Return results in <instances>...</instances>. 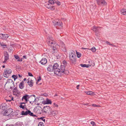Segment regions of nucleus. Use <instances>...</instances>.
Returning <instances> with one entry per match:
<instances>
[{
    "label": "nucleus",
    "instance_id": "30",
    "mask_svg": "<svg viewBox=\"0 0 126 126\" xmlns=\"http://www.w3.org/2000/svg\"><path fill=\"white\" fill-rule=\"evenodd\" d=\"M26 105H22L20 104V105L19 106L20 108L23 110H25V109H26V108H27L26 107Z\"/></svg>",
    "mask_w": 126,
    "mask_h": 126
},
{
    "label": "nucleus",
    "instance_id": "15",
    "mask_svg": "<svg viewBox=\"0 0 126 126\" xmlns=\"http://www.w3.org/2000/svg\"><path fill=\"white\" fill-rule=\"evenodd\" d=\"M42 65L45 64L47 62V60L46 58H43L39 62Z\"/></svg>",
    "mask_w": 126,
    "mask_h": 126
},
{
    "label": "nucleus",
    "instance_id": "9",
    "mask_svg": "<svg viewBox=\"0 0 126 126\" xmlns=\"http://www.w3.org/2000/svg\"><path fill=\"white\" fill-rule=\"evenodd\" d=\"M7 108V105L5 103H2L0 105V109H1V112H4L6 110Z\"/></svg>",
    "mask_w": 126,
    "mask_h": 126
},
{
    "label": "nucleus",
    "instance_id": "8",
    "mask_svg": "<svg viewBox=\"0 0 126 126\" xmlns=\"http://www.w3.org/2000/svg\"><path fill=\"white\" fill-rule=\"evenodd\" d=\"M35 96L34 94L29 95L26 94H25L22 97L21 100L23 101V100L28 99L29 98H31L32 96L34 97Z\"/></svg>",
    "mask_w": 126,
    "mask_h": 126
},
{
    "label": "nucleus",
    "instance_id": "38",
    "mask_svg": "<svg viewBox=\"0 0 126 126\" xmlns=\"http://www.w3.org/2000/svg\"><path fill=\"white\" fill-rule=\"evenodd\" d=\"M45 117H41L40 118H38L37 119H41L44 122H45V119H44Z\"/></svg>",
    "mask_w": 126,
    "mask_h": 126
},
{
    "label": "nucleus",
    "instance_id": "13",
    "mask_svg": "<svg viewBox=\"0 0 126 126\" xmlns=\"http://www.w3.org/2000/svg\"><path fill=\"white\" fill-rule=\"evenodd\" d=\"M0 34L1 35H0V39H6L9 37V36H8V35L7 34L0 33Z\"/></svg>",
    "mask_w": 126,
    "mask_h": 126
},
{
    "label": "nucleus",
    "instance_id": "57",
    "mask_svg": "<svg viewBox=\"0 0 126 126\" xmlns=\"http://www.w3.org/2000/svg\"><path fill=\"white\" fill-rule=\"evenodd\" d=\"M1 28L3 30H5L6 29L5 26H2V27Z\"/></svg>",
    "mask_w": 126,
    "mask_h": 126
},
{
    "label": "nucleus",
    "instance_id": "58",
    "mask_svg": "<svg viewBox=\"0 0 126 126\" xmlns=\"http://www.w3.org/2000/svg\"><path fill=\"white\" fill-rule=\"evenodd\" d=\"M23 59L22 58H21L20 59H19L18 60H17V61L18 62H22V59Z\"/></svg>",
    "mask_w": 126,
    "mask_h": 126
},
{
    "label": "nucleus",
    "instance_id": "10",
    "mask_svg": "<svg viewBox=\"0 0 126 126\" xmlns=\"http://www.w3.org/2000/svg\"><path fill=\"white\" fill-rule=\"evenodd\" d=\"M58 113V112L57 110H53L52 109H51L50 112L48 114L49 116H54L57 115Z\"/></svg>",
    "mask_w": 126,
    "mask_h": 126
},
{
    "label": "nucleus",
    "instance_id": "6",
    "mask_svg": "<svg viewBox=\"0 0 126 126\" xmlns=\"http://www.w3.org/2000/svg\"><path fill=\"white\" fill-rule=\"evenodd\" d=\"M26 111H24L23 110L22 111L21 114L24 116L29 115L30 116L32 112L30 110H28L27 108H26Z\"/></svg>",
    "mask_w": 126,
    "mask_h": 126
},
{
    "label": "nucleus",
    "instance_id": "16",
    "mask_svg": "<svg viewBox=\"0 0 126 126\" xmlns=\"http://www.w3.org/2000/svg\"><path fill=\"white\" fill-rule=\"evenodd\" d=\"M52 65H49L47 68V71L48 72H51L54 71L53 69Z\"/></svg>",
    "mask_w": 126,
    "mask_h": 126
},
{
    "label": "nucleus",
    "instance_id": "49",
    "mask_svg": "<svg viewBox=\"0 0 126 126\" xmlns=\"http://www.w3.org/2000/svg\"><path fill=\"white\" fill-rule=\"evenodd\" d=\"M30 116L33 117H37L36 115L34 114L32 112V113Z\"/></svg>",
    "mask_w": 126,
    "mask_h": 126
},
{
    "label": "nucleus",
    "instance_id": "59",
    "mask_svg": "<svg viewBox=\"0 0 126 126\" xmlns=\"http://www.w3.org/2000/svg\"><path fill=\"white\" fill-rule=\"evenodd\" d=\"M89 103H86V104L84 103H82V105H86V106H88L89 105Z\"/></svg>",
    "mask_w": 126,
    "mask_h": 126
},
{
    "label": "nucleus",
    "instance_id": "53",
    "mask_svg": "<svg viewBox=\"0 0 126 126\" xmlns=\"http://www.w3.org/2000/svg\"><path fill=\"white\" fill-rule=\"evenodd\" d=\"M91 124L93 125V126L95 125V123L94 121H91Z\"/></svg>",
    "mask_w": 126,
    "mask_h": 126
},
{
    "label": "nucleus",
    "instance_id": "28",
    "mask_svg": "<svg viewBox=\"0 0 126 126\" xmlns=\"http://www.w3.org/2000/svg\"><path fill=\"white\" fill-rule=\"evenodd\" d=\"M16 126H22L23 125V123L21 122H18L16 123Z\"/></svg>",
    "mask_w": 126,
    "mask_h": 126
},
{
    "label": "nucleus",
    "instance_id": "5",
    "mask_svg": "<svg viewBox=\"0 0 126 126\" xmlns=\"http://www.w3.org/2000/svg\"><path fill=\"white\" fill-rule=\"evenodd\" d=\"M12 72V71L10 69H6L5 70H4V72L3 73V76L4 77L6 78H8Z\"/></svg>",
    "mask_w": 126,
    "mask_h": 126
},
{
    "label": "nucleus",
    "instance_id": "36",
    "mask_svg": "<svg viewBox=\"0 0 126 126\" xmlns=\"http://www.w3.org/2000/svg\"><path fill=\"white\" fill-rule=\"evenodd\" d=\"M69 73V71L68 70H65V71H64V72H62L63 74H64L66 75H68Z\"/></svg>",
    "mask_w": 126,
    "mask_h": 126
},
{
    "label": "nucleus",
    "instance_id": "4",
    "mask_svg": "<svg viewBox=\"0 0 126 126\" xmlns=\"http://www.w3.org/2000/svg\"><path fill=\"white\" fill-rule=\"evenodd\" d=\"M51 109L52 108L49 106H44L42 109V113H49V112L50 111Z\"/></svg>",
    "mask_w": 126,
    "mask_h": 126
},
{
    "label": "nucleus",
    "instance_id": "56",
    "mask_svg": "<svg viewBox=\"0 0 126 126\" xmlns=\"http://www.w3.org/2000/svg\"><path fill=\"white\" fill-rule=\"evenodd\" d=\"M90 91H86L85 92V93L88 95H89L90 94Z\"/></svg>",
    "mask_w": 126,
    "mask_h": 126
},
{
    "label": "nucleus",
    "instance_id": "35",
    "mask_svg": "<svg viewBox=\"0 0 126 126\" xmlns=\"http://www.w3.org/2000/svg\"><path fill=\"white\" fill-rule=\"evenodd\" d=\"M76 52L77 57L78 58H79L81 57V54L80 53L77 52V51H76Z\"/></svg>",
    "mask_w": 126,
    "mask_h": 126
},
{
    "label": "nucleus",
    "instance_id": "7",
    "mask_svg": "<svg viewBox=\"0 0 126 126\" xmlns=\"http://www.w3.org/2000/svg\"><path fill=\"white\" fill-rule=\"evenodd\" d=\"M98 5H106L107 3L105 0H95Z\"/></svg>",
    "mask_w": 126,
    "mask_h": 126
},
{
    "label": "nucleus",
    "instance_id": "31",
    "mask_svg": "<svg viewBox=\"0 0 126 126\" xmlns=\"http://www.w3.org/2000/svg\"><path fill=\"white\" fill-rule=\"evenodd\" d=\"M32 98L33 99V100H31V101H29V102L30 104H32L35 101L36 98L35 96L33 97H32Z\"/></svg>",
    "mask_w": 126,
    "mask_h": 126
},
{
    "label": "nucleus",
    "instance_id": "34",
    "mask_svg": "<svg viewBox=\"0 0 126 126\" xmlns=\"http://www.w3.org/2000/svg\"><path fill=\"white\" fill-rule=\"evenodd\" d=\"M62 63L63 64V65L65 67H66L67 66V63L66 60H63V61Z\"/></svg>",
    "mask_w": 126,
    "mask_h": 126
},
{
    "label": "nucleus",
    "instance_id": "44",
    "mask_svg": "<svg viewBox=\"0 0 126 126\" xmlns=\"http://www.w3.org/2000/svg\"><path fill=\"white\" fill-rule=\"evenodd\" d=\"M42 99L43 100L42 102V103L43 104H47V102H46V101H45L44 99L43 98Z\"/></svg>",
    "mask_w": 126,
    "mask_h": 126
},
{
    "label": "nucleus",
    "instance_id": "33",
    "mask_svg": "<svg viewBox=\"0 0 126 126\" xmlns=\"http://www.w3.org/2000/svg\"><path fill=\"white\" fill-rule=\"evenodd\" d=\"M12 77L14 79V80H15L17 79L18 76L16 75H13L12 76Z\"/></svg>",
    "mask_w": 126,
    "mask_h": 126
},
{
    "label": "nucleus",
    "instance_id": "62",
    "mask_svg": "<svg viewBox=\"0 0 126 126\" xmlns=\"http://www.w3.org/2000/svg\"><path fill=\"white\" fill-rule=\"evenodd\" d=\"M7 60V59H4V61L2 62V63H6V61L7 60Z\"/></svg>",
    "mask_w": 126,
    "mask_h": 126
},
{
    "label": "nucleus",
    "instance_id": "12",
    "mask_svg": "<svg viewBox=\"0 0 126 126\" xmlns=\"http://www.w3.org/2000/svg\"><path fill=\"white\" fill-rule=\"evenodd\" d=\"M76 58L75 53L73 50L69 53V58Z\"/></svg>",
    "mask_w": 126,
    "mask_h": 126
},
{
    "label": "nucleus",
    "instance_id": "22",
    "mask_svg": "<svg viewBox=\"0 0 126 126\" xmlns=\"http://www.w3.org/2000/svg\"><path fill=\"white\" fill-rule=\"evenodd\" d=\"M54 25L55 26H61V27H62V25H63V23L62 22H55L54 23Z\"/></svg>",
    "mask_w": 126,
    "mask_h": 126
},
{
    "label": "nucleus",
    "instance_id": "47",
    "mask_svg": "<svg viewBox=\"0 0 126 126\" xmlns=\"http://www.w3.org/2000/svg\"><path fill=\"white\" fill-rule=\"evenodd\" d=\"M33 82H32V83H29V84H28V85L30 87H32L33 85Z\"/></svg>",
    "mask_w": 126,
    "mask_h": 126
},
{
    "label": "nucleus",
    "instance_id": "3",
    "mask_svg": "<svg viewBox=\"0 0 126 126\" xmlns=\"http://www.w3.org/2000/svg\"><path fill=\"white\" fill-rule=\"evenodd\" d=\"M42 108L40 106H37L35 107L33 109V111L37 114H41L42 112Z\"/></svg>",
    "mask_w": 126,
    "mask_h": 126
},
{
    "label": "nucleus",
    "instance_id": "61",
    "mask_svg": "<svg viewBox=\"0 0 126 126\" xmlns=\"http://www.w3.org/2000/svg\"><path fill=\"white\" fill-rule=\"evenodd\" d=\"M25 100V103H27L28 102V101H29V99H26L24 100Z\"/></svg>",
    "mask_w": 126,
    "mask_h": 126
},
{
    "label": "nucleus",
    "instance_id": "19",
    "mask_svg": "<svg viewBox=\"0 0 126 126\" xmlns=\"http://www.w3.org/2000/svg\"><path fill=\"white\" fill-rule=\"evenodd\" d=\"M18 114H17V113L13 112L12 113L11 115H9V116H10V117L9 118L15 119V117H14V116H16Z\"/></svg>",
    "mask_w": 126,
    "mask_h": 126
},
{
    "label": "nucleus",
    "instance_id": "20",
    "mask_svg": "<svg viewBox=\"0 0 126 126\" xmlns=\"http://www.w3.org/2000/svg\"><path fill=\"white\" fill-rule=\"evenodd\" d=\"M24 82L23 81H21L19 85V87L21 89H23L24 87Z\"/></svg>",
    "mask_w": 126,
    "mask_h": 126
},
{
    "label": "nucleus",
    "instance_id": "39",
    "mask_svg": "<svg viewBox=\"0 0 126 126\" xmlns=\"http://www.w3.org/2000/svg\"><path fill=\"white\" fill-rule=\"evenodd\" d=\"M48 3L51 4H54V1L53 0H49L48 1Z\"/></svg>",
    "mask_w": 126,
    "mask_h": 126
},
{
    "label": "nucleus",
    "instance_id": "51",
    "mask_svg": "<svg viewBox=\"0 0 126 126\" xmlns=\"http://www.w3.org/2000/svg\"><path fill=\"white\" fill-rule=\"evenodd\" d=\"M41 95L42 96H47V94L46 93H44L43 94H41Z\"/></svg>",
    "mask_w": 126,
    "mask_h": 126
},
{
    "label": "nucleus",
    "instance_id": "40",
    "mask_svg": "<svg viewBox=\"0 0 126 126\" xmlns=\"http://www.w3.org/2000/svg\"><path fill=\"white\" fill-rule=\"evenodd\" d=\"M14 57L17 60L20 59L18 55H14Z\"/></svg>",
    "mask_w": 126,
    "mask_h": 126
},
{
    "label": "nucleus",
    "instance_id": "52",
    "mask_svg": "<svg viewBox=\"0 0 126 126\" xmlns=\"http://www.w3.org/2000/svg\"><path fill=\"white\" fill-rule=\"evenodd\" d=\"M49 43V44H54L55 42H54L53 41H48Z\"/></svg>",
    "mask_w": 126,
    "mask_h": 126
},
{
    "label": "nucleus",
    "instance_id": "25",
    "mask_svg": "<svg viewBox=\"0 0 126 126\" xmlns=\"http://www.w3.org/2000/svg\"><path fill=\"white\" fill-rule=\"evenodd\" d=\"M13 93H16L17 94L19 93L20 92L19 91L16 87H15L13 90Z\"/></svg>",
    "mask_w": 126,
    "mask_h": 126
},
{
    "label": "nucleus",
    "instance_id": "43",
    "mask_svg": "<svg viewBox=\"0 0 126 126\" xmlns=\"http://www.w3.org/2000/svg\"><path fill=\"white\" fill-rule=\"evenodd\" d=\"M56 4L58 6H60L61 4V2L59 1L58 0H57L56 2Z\"/></svg>",
    "mask_w": 126,
    "mask_h": 126
},
{
    "label": "nucleus",
    "instance_id": "1",
    "mask_svg": "<svg viewBox=\"0 0 126 126\" xmlns=\"http://www.w3.org/2000/svg\"><path fill=\"white\" fill-rule=\"evenodd\" d=\"M65 67L63 65H61L60 69L58 68L57 70H54V73L59 76H61L63 75L62 72H64L65 70Z\"/></svg>",
    "mask_w": 126,
    "mask_h": 126
},
{
    "label": "nucleus",
    "instance_id": "45",
    "mask_svg": "<svg viewBox=\"0 0 126 126\" xmlns=\"http://www.w3.org/2000/svg\"><path fill=\"white\" fill-rule=\"evenodd\" d=\"M39 125H40L41 126H44L43 123L42 122H39L38 125V126H39Z\"/></svg>",
    "mask_w": 126,
    "mask_h": 126
},
{
    "label": "nucleus",
    "instance_id": "60",
    "mask_svg": "<svg viewBox=\"0 0 126 126\" xmlns=\"http://www.w3.org/2000/svg\"><path fill=\"white\" fill-rule=\"evenodd\" d=\"M25 102H21L19 104L23 105V104H24V105H25Z\"/></svg>",
    "mask_w": 126,
    "mask_h": 126
},
{
    "label": "nucleus",
    "instance_id": "64",
    "mask_svg": "<svg viewBox=\"0 0 126 126\" xmlns=\"http://www.w3.org/2000/svg\"><path fill=\"white\" fill-rule=\"evenodd\" d=\"M47 7L49 9V8H48V7H51V6H50V5H49V4H48L47 5Z\"/></svg>",
    "mask_w": 126,
    "mask_h": 126
},
{
    "label": "nucleus",
    "instance_id": "29",
    "mask_svg": "<svg viewBox=\"0 0 126 126\" xmlns=\"http://www.w3.org/2000/svg\"><path fill=\"white\" fill-rule=\"evenodd\" d=\"M121 14L123 15H126V10L123 9L121 10Z\"/></svg>",
    "mask_w": 126,
    "mask_h": 126
},
{
    "label": "nucleus",
    "instance_id": "42",
    "mask_svg": "<svg viewBox=\"0 0 126 126\" xmlns=\"http://www.w3.org/2000/svg\"><path fill=\"white\" fill-rule=\"evenodd\" d=\"M53 106L54 108H57L58 107V105L55 103L53 104Z\"/></svg>",
    "mask_w": 126,
    "mask_h": 126
},
{
    "label": "nucleus",
    "instance_id": "26",
    "mask_svg": "<svg viewBox=\"0 0 126 126\" xmlns=\"http://www.w3.org/2000/svg\"><path fill=\"white\" fill-rule=\"evenodd\" d=\"M62 43L63 44V46L61 48L62 50L64 52H66L67 51L65 47V45L64 44V43L62 42Z\"/></svg>",
    "mask_w": 126,
    "mask_h": 126
},
{
    "label": "nucleus",
    "instance_id": "14",
    "mask_svg": "<svg viewBox=\"0 0 126 126\" xmlns=\"http://www.w3.org/2000/svg\"><path fill=\"white\" fill-rule=\"evenodd\" d=\"M0 46L1 47V49H5L7 48V45L5 43L0 42Z\"/></svg>",
    "mask_w": 126,
    "mask_h": 126
},
{
    "label": "nucleus",
    "instance_id": "37",
    "mask_svg": "<svg viewBox=\"0 0 126 126\" xmlns=\"http://www.w3.org/2000/svg\"><path fill=\"white\" fill-rule=\"evenodd\" d=\"M90 65H91V66H94L95 64L94 63V61H91V64Z\"/></svg>",
    "mask_w": 126,
    "mask_h": 126
},
{
    "label": "nucleus",
    "instance_id": "2",
    "mask_svg": "<svg viewBox=\"0 0 126 126\" xmlns=\"http://www.w3.org/2000/svg\"><path fill=\"white\" fill-rule=\"evenodd\" d=\"M13 112V109L11 108H9L7 109L4 111V112H0V114L3 116H8V117L10 118L11 114Z\"/></svg>",
    "mask_w": 126,
    "mask_h": 126
},
{
    "label": "nucleus",
    "instance_id": "11",
    "mask_svg": "<svg viewBox=\"0 0 126 126\" xmlns=\"http://www.w3.org/2000/svg\"><path fill=\"white\" fill-rule=\"evenodd\" d=\"M99 27H96L95 26H93L91 28V30L95 32L96 33H98L100 31Z\"/></svg>",
    "mask_w": 126,
    "mask_h": 126
},
{
    "label": "nucleus",
    "instance_id": "21",
    "mask_svg": "<svg viewBox=\"0 0 126 126\" xmlns=\"http://www.w3.org/2000/svg\"><path fill=\"white\" fill-rule=\"evenodd\" d=\"M58 46V45H55L54 46H53V53H54L55 52H56L57 51V47Z\"/></svg>",
    "mask_w": 126,
    "mask_h": 126
},
{
    "label": "nucleus",
    "instance_id": "32",
    "mask_svg": "<svg viewBox=\"0 0 126 126\" xmlns=\"http://www.w3.org/2000/svg\"><path fill=\"white\" fill-rule=\"evenodd\" d=\"M46 101L47 104H51L52 102L48 98H47L46 99Z\"/></svg>",
    "mask_w": 126,
    "mask_h": 126
},
{
    "label": "nucleus",
    "instance_id": "55",
    "mask_svg": "<svg viewBox=\"0 0 126 126\" xmlns=\"http://www.w3.org/2000/svg\"><path fill=\"white\" fill-rule=\"evenodd\" d=\"M99 106V105H96L95 104H92V106L94 107H97Z\"/></svg>",
    "mask_w": 126,
    "mask_h": 126
},
{
    "label": "nucleus",
    "instance_id": "41",
    "mask_svg": "<svg viewBox=\"0 0 126 126\" xmlns=\"http://www.w3.org/2000/svg\"><path fill=\"white\" fill-rule=\"evenodd\" d=\"M92 51L93 52H95L96 51L95 48L94 47H93L92 48Z\"/></svg>",
    "mask_w": 126,
    "mask_h": 126
},
{
    "label": "nucleus",
    "instance_id": "63",
    "mask_svg": "<svg viewBox=\"0 0 126 126\" xmlns=\"http://www.w3.org/2000/svg\"><path fill=\"white\" fill-rule=\"evenodd\" d=\"M80 86V85H78L77 86H76V88H77V89H79V87Z\"/></svg>",
    "mask_w": 126,
    "mask_h": 126
},
{
    "label": "nucleus",
    "instance_id": "54",
    "mask_svg": "<svg viewBox=\"0 0 126 126\" xmlns=\"http://www.w3.org/2000/svg\"><path fill=\"white\" fill-rule=\"evenodd\" d=\"M28 76H31V77H33V76L32 75V73H31L30 72H29L28 73Z\"/></svg>",
    "mask_w": 126,
    "mask_h": 126
},
{
    "label": "nucleus",
    "instance_id": "23",
    "mask_svg": "<svg viewBox=\"0 0 126 126\" xmlns=\"http://www.w3.org/2000/svg\"><path fill=\"white\" fill-rule=\"evenodd\" d=\"M4 59L8 60L9 59V55L7 51L4 52Z\"/></svg>",
    "mask_w": 126,
    "mask_h": 126
},
{
    "label": "nucleus",
    "instance_id": "17",
    "mask_svg": "<svg viewBox=\"0 0 126 126\" xmlns=\"http://www.w3.org/2000/svg\"><path fill=\"white\" fill-rule=\"evenodd\" d=\"M53 69L54 71V70H57L58 69V67L59 66V65L57 63H54L53 66H52Z\"/></svg>",
    "mask_w": 126,
    "mask_h": 126
},
{
    "label": "nucleus",
    "instance_id": "18",
    "mask_svg": "<svg viewBox=\"0 0 126 126\" xmlns=\"http://www.w3.org/2000/svg\"><path fill=\"white\" fill-rule=\"evenodd\" d=\"M70 60V62L72 64H75L76 63V58H69Z\"/></svg>",
    "mask_w": 126,
    "mask_h": 126
},
{
    "label": "nucleus",
    "instance_id": "46",
    "mask_svg": "<svg viewBox=\"0 0 126 126\" xmlns=\"http://www.w3.org/2000/svg\"><path fill=\"white\" fill-rule=\"evenodd\" d=\"M49 9L52 10H53L55 9V7L54 6H51L50 7H48Z\"/></svg>",
    "mask_w": 126,
    "mask_h": 126
},
{
    "label": "nucleus",
    "instance_id": "48",
    "mask_svg": "<svg viewBox=\"0 0 126 126\" xmlns=\"http://www.w3.org/2000/svg\"><path fill=\"white\" fill-rule=\"evenodd\" d=\"M41 79V77L40 76H39L38 77V79L37 80V82H36V83H37V82H39L40 80Z\"/></svg>",
    "mask_w": 126,
    "mask_h": 126
},
{
    "label": "nucleus",
    "instance_id": "27",
    "mask_svg": "<svg viewBox=\"0 0 126 126\" xmlns=\"http://www.w3.org/2000/svg\"><path fill=\"white\" fill-rule=\"evenodd\" d=\"M10 82L11 83H13V84L14 85V87H15V86L14 84V82L13 81V80L12 79H9L7 80L6 82V83L5 84V85L7 83H10Z\"/></svg>",
    "mask_w": 126,
    "mask_h": 126
},
{
    "label": "nucleus",
    "instance_id": "50",
    "mask_svg": "<svg viewBox=\"0 0 126 126\" xmlns=\"http://www.w3.org/2000/svg\"><path fill=\"white\" fill-rule=\"evenodd\" d=\"M106 44H108V45H111V46H113V45L112 44H110V42H108V41H107L106 42Z\"/></svg>",
    "mask_w": 126,
    "mask_h": 126
},
{
    "label": "nucleus",
    "instance_id": "24",
    "mask_svg": "<svg viewBox=\"0 0 126 126\" xmlns=\"http://www.w3.org/2000/svg\"><path fill=\"white\" fill-rule=\"evenodd\" d=\"M80 65L82 67H86V68H88L91 66V65L90 64H80Z\"/></svg>",
    "mask_w": 126,
    "mask_h": 126
}]
</instances>
